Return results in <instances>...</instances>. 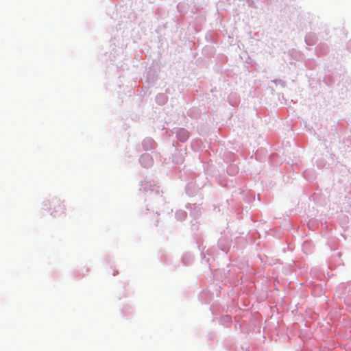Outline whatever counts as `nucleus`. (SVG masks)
I'll use <instances>...</instances> for the list:
<instances>
[{"mask_svg":"<svg viewBox=\"0 0 351 351\" xmlns=\"http://www.w3.org/2000/svg\"><path fill=\"white\" fill-rule=\"evenodd\" d=\"M181 132L185 133V131L182 130V131H181ZM187 137H188V136L186 134H184V137L182 140L184 141Z\"/></svg>","mask_w":351,"mask_h":351,"instance_id":"2","label":"nucleus"},{"mask_svg":"<svg viewBox=\"0 0 351 351\" xmlns=\"http://www.w3.org/2000/svg\"><path fill=\"white\" fill-rule=\"evenodd\" d=\"M149 156H143L141 157V160H143L149 159Z\"/></svg>","mask_w":351,"mask_h":351,"instance_id":"1","label":"nucleus"}]
</instances>
